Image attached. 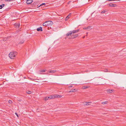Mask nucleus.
Segmentation results:
<instances>
[{"instance_id":"obj_13","label":"nucleus","mask_w":126,"mask_h":126,"mask_svg":"<svg viewBox=\"0 0 126 126\" xmlns=\"http://www.w3.org/2000/svg\"><path fill=\"white\" fill-rule=\"evenodd\" d=\"M77 91V89H72L69 91V92H74Z\"/></svg>"},{"instance_id":"obj_30","label":"nucleus","mask_w":126,"mask_h":126,"mask_svg":"<svg viewBox=\"0 0 126 126\" xmlns=\"http://www.w3.org/2000/svg\"><path fill=\"white\" fill-rule=\"evenodd\" d=\"M2 5L3 6V7L4 6L5 4H2Z\"/></svg>"},{"instance_id":"obj_5","label":"nucleus","mask_w":126,"mask_h":126,"mask_svg":"<svg viewBox=\"0 0 126 126\" xmlns=\"http://www.w3.org/2000/svg\"><path fill=\"white\" fill-rule=\"evenodd\" d=\"M14 25L15 27L17 28H18L20 26V24L19 23H16Z\"/></svg>"},{"instance_id":"obj_24","label":"nucleus","mask_w":126,"mask_h":126,"mask_svg":"<svg viewBox=\"0 0 126 126\" xmlns=\"http://www.w3.org/2000/svg\"><path fill=\"white\" fill-rule=\"evenodd\" d=\"M88 88L87 86H83V89H85Z\"/></svg>"},{"instance_id":"obj_34","label":"nucleus","mask_w":126,"mask_h":126,"mask_svg":"<svg viewBox=\"0 0 126 126\" xmlns=\"http://www.w3.org/2000/svg\"><path fill=\"white\" fill-rule=\"evenodd\" d=\"M72 87V86H69V87Z\"/></svg>"},{"instance_id":"obj_26","label":"nucleus","mask_w":126,"mask_h":126,"mask_svg":"<svg viewBox=\"0 0 126 126\" xmlns=\"http://www.w3.org/2000/svg\"><path fill=\"white\" fill-rule=\"evenodd\" d=\"M8 102V103L10 104H11L12 103V101L11 100H9Z\"/></svg>"},{"instance_id":"obj_8","label":"nucleus","mask_w":126,"mask_h":126,"mask_svg":"<svg viewBox=\"0 0 126 126\" xmlns=\"http://www.w3.org/2000/svg\"><path fill=\"white\" fill-rule=\"evenodd\" d=\"M107 92L108 93H112L114 92V90L112 89H109L107 90Z\"/></svg>"},{"instance_id":"obj_10","label":"nucleus","mask_w":126,"mask_h":126,"mask_svg":"<svg viewBox=\"0 0 126 126\" xmlns=\"http://www.w3.org/2000/svg\"><path fill=\"white\" fill-rule=\"evenodd\" d=\"M79 30L78 29L76 30H74L72 31V32L73 34H74V33H77L79 32Z\"/></svg>"},{"instance_id":"obj_17","label":"nucleus","mask_w":126,"mask_h":126,"mask_svg":"<svg viewBox=\"0 0 126 126\" xmlns=\"http://www.w3.org/2000/svg\"><path fill=\"white\" fill-rule=\"evenodd\" d=\"M26 93L28 94H30L32 92L31 91H27L26 92Z\"/></svg>"},{"instance_id":"obj_20","label":"nucleus","mask_w":126,"mask_h":126,"mask_svg":"<svg viewBox=\"0 0 126 126\" xmlns=\"http://www.w3.org/2000/svg\"><path fill=\"white\" fill-rule=\"evenodd\" d=\"M71 15V14L70 13L69 15L67 16L66 17V18H69L70 17V16Z\"/></svg>"},{"instance_id":"obj_16","label":"nucleus","mask_w":126,"mask_h":126,"mask_svg":"<svg viewBox=\"0 0 126 126\" xmlns=\"http://www.w3.org/2000/svg\"><path fill=\"white\" fill-rule=\"evenodd\" d=\"M91 27L90 26L88 27H87L84 28V29H87L90 30V29Z\"/></svg>"},{"instance_id":"obj_33","label":"nucleus","mask_w":126,"mask_h":126,"mask_svg":"<svg viewBox=\"0 0 126 126\" xmlns=\"http://www.w3.org/2000/svg\"><path fill=\"white\" fill-rule=\"evenodd\" d=\"M68 18H66V19H65V20H67L68 19Z\"/></svg>"},{"instance_id":"obj_15","label":"nucleus","mask_w":126,"mask_h":126,"mask_svg":"<svg viewBox=\"0 0 126 126\" xmlns=\"http://www.w3.org/2000/svg\"><path fill=\"white\" fill-rule=\"evenodd\" d=\"M46 5V3H43L42 4H40V5H39V6H38V7H40V6H42L43 5L45 6Z\"/></svg>"},{"instance_id":"obj_2","label":"nucleus","mask_w":126,"mask_h":126,"mask_svg":"<svg viewBox=\"0 0 126 126\" xmlns=\"http://www.w3.org/2000/svg\"><path fill=\"white\" fill-rule=\"evenodd\" d=\"M17 54V53L16 52H11L9 53V56L11 59H14Z\"/></svg>"},{"instance_id":"obj_29","label":"nucleus","mask_w":126,"mask_h":126,"mask_svg":"<svg viewBox=\"0 0 126 126\" xmlns=\"http://www.w3.org/2000/svg\"><path fill=\"white\" fill-rule=\"evenodd\" d=\"M108 0V1H112V0H113V1H115H115H117V0Z\"/></svg>"},{"instance_id":"obj_14","label":"nucleus","mask_w":126,"mask_h":126,"mask_svg":"<svg viewBox=\"0 0 126 126\" xmlns=\"http://www.w3.org/2000/svg\"><path fill=\"white\" fill-rule=\"evenodd\" d=\"M47 71L46 69L45 70H40V72H45Z\"/></svg>"},{"instance_id":"obj_25","label":"nucleus","mask_w":126,"mask_h":126,"mask_svg":"<svg viewBox=\"0 0 126 126\" xmlns=\"http://www.w3.org/2000/svg\"><path fill=\"white\" fill-rule=\"evenodd\" d=\"M106 10H104L102 11L101 13H104L105 12H106Z\"/></svg>"},{"instance_id":"obj_11","label":"nucleus","mask_w":126,"mask_h":126,"mask_svg":"<svg viewBox=\"0 0 126 126\" xmlns=\"http://www.w3.org/2000/svg\"><path fill=\"white\" fill-rule=\"evenodd\" d=\"M37 30L38 31H42V28L41 27H40L37 29Z\"/></svg>"},{"instance_id":"obj_31","label":"nucleus","mask_w":126,"mask_h":126,"mask_svg":"<svg viewBox=\"0 0 126 126\" xmlns=\"http://www.w3.org/2000/svg\"><path fill=\"white\" fill-rule=\"evenodd\" d=\"M71 2V1H69L68 3V4H69L70 2Z\"/></svg>"},{"instance_id":"obj_18","label":"nucleus","mask_w":126,"mask_h":126,"mask_svg":"<svg viewBox=\"0 0 126 126\" xmlns=\"http://www.w3.org/2000/svg\"><path fill=\"white\" fill-rule=\"evenodd\" d=\"M56 71L52 70L49 71V72L50 73H54Z\"/></svg>"},{"instance_id":"obj_27","label":"nucleus","mask_w":126,"mask_h":126,"mask_svg":"<svg viewBox=\"0 0 126 126\" xmlns=\"http://www.w3.org/2000/svg\"><path fill=\"white\" fill-rule=\"evenodd\" d=\"M5 1H6L9 2L13 0H4Z\"/></svg>"},{"instance_id":"obj_23","label":"nucleus","mask_w":126,"mask_h":126,"mask_svg":"<svg viewBox=\"0 0 126 126\" xmlns=\"http://www.w3.org/2000/svg\"><path fill=\"white\" fill-rule=\"evenodd\" d=\"M24 42V41L23 40H22L21 41H20L19 43V44H22V43H23Z\"/></svg>"},{"instance_id":"obj_6","label":"nucleus","mask_w":126,"mask_h":126,"mask_svg":"<svg viewBox=\"0 0 126 126\" xmlns=\"http://www.w3.org/2000/svg\"><path fill=\"white\" fill-rule=\"evenodd\" d=\"M72 31H71L69 32L66 34V36H71L72 35V34H73V33H72Z\"/></svg>"},{"instance_id":"obj_28","label":"nucleus","mask_w":126,"mask_h":126,"mask_svg":"<svg viewBox=\"0 0 126 126\" xmlns=\"http://www.w3.org/2000/svg\"><path fill=\"white\" fill-rule=\"evenodd\" d=\"M3 7V6L2 5H0V9H1Z\"/></svg>"},{"instance_id":"obj_9","label":"nucleus","mask_w":126,"mask_h":126,"mask_svg":"<svg viewBox=\"0 0 126 126\" xmlns=\"http://www.w3.org/2000/svg\"><path fill=\"white\" fill-rule=\"evenodd\" d=\"M33 1L32 0H28L26 1V3L28 4H30L32 3Z\"/></svg>"},{"instance_id":"obj_21","label":"nucleus","mask_w":126,"mask_h":126,"mask_svg":"<svg viewBox=\"0 0 126 126\" xmlns=\"http://www.w3.org/2000/svg\"><path fill=\"white\" fill-rule=\"evenodd\" d=\"M86 104H84L85 105H89V103H91V102H86Z\"/></svg>"},{"instance_id":"obj_35","label":"nucleus","mask_w":126,"mask_h":126,"mask_svg":"<svg viewBox=\"0 0 126 126\" xmlns=\"http://www.w3.org/2000/svg\"><path fill=\"white\" fill-rule=\"evenodd\" d=\"M85 36H84L83 37V38H85Z\"/></svg>"},{"instance_id":"obj_1","label":"nucleus","mask_w":126,"mask_h":126,"mask_svg":"<svg viewBox=\"0 0 126 126\" xmlns=\"http://www.w3.org/2000/svg\"><path fill=\"white\" fill-rule=\"evenodd\" d=\"M53 22L50 21H46L43 24V26L46 27L48 26H51L53 24Z\"/></svg>"},{"instance_id":"obj_32","label":"nucleus","mask_w":126,"mask_h":126,"mask_svg":"<svg viewBox=\"0 0 126 126\" xmlns=\"http://www.w3.org/2000/svg\"><path fill=\"white\" fill-rule=\"evenodd\" d=\"M15 114H16L17 115V116L18 117V115H17V113H15Z\"/></svg>"},{"instance_id":"obj_7","label":"nucleus","mask_w":126,"mask_h":126,"mask_svg":"<svg viewBox=\"0 0 126 126\" xmlns=\"http://www.w3.org/2000/svg\"><path fill=\"white\" fill-rule=\"evenodd\" d=\"M79 35L78 34H72V35H71L72 38H74L77 37Z\"/></svg>"},{"instance_id":"obj_19","label":"nucleus","mask_w":126,"mask_h":126,"mask_svg":"<svg viewBox=\"0 0 126 126\" xmlns=\"http://www.w3.org/2000/svg\"><path fill=\"white\" fill-rule=\"evenodd\" d=\"M108 103V101H106L104 102H102V104H106Z\"/></svg>"},{"instance_id":"obj_12","label":"nucleus","mask_w":126,"mask_h":126,"mask_svg":"<svg viewBox=\"0 0 126 126\" xmlns=\"http://www.w3.org/2000/svg\"><path fill=\"white\" fill-rule=\"evenodd\" d=\"M110 6L111 7H115L116 5L113 3H110L109 4Z\"/></svg>"},{"instance_id":"obj_3","label":"nucleus","mask_w":126,"mask_h":126,"mask_svg":"<svg viewBox=\"0 0 126 126\" xmlns=\"http://www.w3.org/2000/svg\"><path fill=\"white\" fill-rule=\"evenodd\" d=\"M62 96L61 95H52V98L54 99L55 98L59 97L61 98L62 97Z\"/></svg>"},{"instance_id":"obj_22","label":"nucleus","mask_w":126,"mask_h":126,"mask_svg":"<svg viewBox=\"0 0 126 126\" xmlns=\"http://www.w3.org/2000/svg\"><path fill=\"white\" fill-rule=\"evenodd\" d=\"M7 38H3L2 39L3 41H6L7 40Z\"/></svg>"},{"instance_id":"obj_4","label":"nucleus","mask_w":126,"mask_h":126,"mask_svg":"<svg viewBox=\"0 0 126 126\" xmlns=\"http://www.w3.org/2000/svg\"><path fill=\"white\" fill-rule=\"evenodd\" d=\"M52 95H50L48 96H46L45 97L44 100L45 101H47L49 99H52Z\"/></svg>"}]
</instances>
